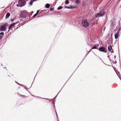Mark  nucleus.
I'll return each instance as SVG.
<instances>
[{
    "instance_id": "obj_1",
    "label": "nucleus",
    "mask_w": 121,
    "mask_h": 121,
    "mask_svg": "<svg viewBox=\"0 0 121 121\" xmlns=\"http://www.w3.org/2000/svg\"><path fill=\"white\" fill-rule=\"evenodd\" d=\"M21 12L20 17L22 18H26L28 14V12L26 10L22 11Z\"/></svg>"
},
{
    "instance_id": "obj_2",
    "label": "nucleus",
    "mask_w": 121,
    "mask_h": 121,
    "mask_svg": "<svg viewBox=\"0 0 121 121\" xmlns=\"http://www.w3.org/2000/svg\"><path fill=\"white\" fill-rule=\"evenodd\" d=\"M82 24L83 26L85 27H87L89 25V23L85 19H83L82 20Z\"/></svg>"
},
{
    "instance_id": "obj_3",
    "label": "nucleus",
    "mask_w": 121,
    "mask_h": 121,
    "mask_svg": "<svg viewBox=\"0 0 121 121\" xmlns=\"http://www.w3.org/2000/svg\"><path fill=\"white\" fill-rule=\"evenodd\" d=\"M18 3L21 5V7L24 6L26 4V3L25 0H18Z\"/></svg>"
},
{
    "instance_id": "obj_4",
    "label": "nucleus",
    "mask_w": 121,
    "mask_h": 121,
    "mask_svg": "<svg viewBox=\"0 0 121 121\" xmlns=\"http://www.w3.org/2000/svg\"><path fill=\"white\" fill-rule=\"evenodd\" d=\"M100 51L104 52H107V49L104 47L100 46L99 48V49H97Z\"/></svg>"
},
{
    "instance_id": "obj_5",
    "label": "nucleus",
    "mask_w": 121,
    "mask_h": 121,
    "mask_svg": "<svg viewBox=\"0 0 121 121\" xmlns=\"http://www.w3.org/2000/svg\"><path fill=\"white\" fill-rule=\"evenodd\" d=\"M6 27L4 25L0 26V31H4L6 30Z\"/></svg>"
},
{
    "instance_id": "obj_6",
    "label": "nucleus",
    "mask_w": 121,
    "mask_h": 121,
    "mask_svg": "<svg viewBox=\"0 0 121 121\" xmlns=\"http://www.w3.org/2000/svg\"><path fill=\"white\" fill-rule=\"evenodd\" d=\"M105 13L104 12H101L97 14L96 15V16L97 17H99L104 15L105 14Z\"/></svg>"
},
{
    "instance_id": "obj_7",
    "label": "nucleus",
    "mask_w": 121,
    "mask_h": 121,
    "mask_svg": "<svg viewBox=\"0 0 121 121\" xmlns=\"http://www.w3.org/2000/svg\"><path fill=\"white\" fill-rule=\"evenodd\" d=\"M17 22H16L15 23H13L12 24H11L10 25L9 27V31L8 32H8L12 28H13V27L16 24Z\"/></svg>"
},
{
    "instance_id": "obj_8",
    "label": "nucleus",
    "mask_w": 121,
    "mask_h": 121,
    "mask_svg": "<svg viewBox=\"0 0 121 121\" xmlns=\"http://www.w3.org/2000/svg\"><path fill=\"white\" fill-rule=\"evenodd\" d=\"M10 15V13H7L6 15V18H8Z\"/></svg>"
},
{
    "instance_id": "obj_9",
    "label": "nucleus",
    "mask_w": 121,
    "mask_h": 121,
    "mask_svg": "<svg viewBox=\"0 0 121 121\" xmlns=\"http://www.w3.org/2000/svg\"><path fill=\"white\" fill-rule=\"evenodd\" d=\"M112 49V47L111 46H110L108 47V50L109 51H110Z\"/></svg>"
},
{
    "instance_id": "obj_10",
    "label": "nucleus",
    "mask_w": 121,
    "mask_h": 121,
    "mask_svg": "<svg viewBox=\"0 0 121 121\" xmlns=\"http://www.w3.org/2000/svg\"><path fill=\"white\" fill-rule=\"evenodd\" d=\"M50 6V4H47L46 5V7L47 8H49Z\"/></svg>"
},
{
    "instance_id": "obj_11",
    "label": "nucleus",
    "mask_w": 121,
    "mask_h": 121,
    "mask_svg": "<svg viewBox=\"0 0 121 121\" xmlns=\"http://www.w3.org/2000/svg\"><path fill=\"white\" fill-rule=\"evenodd\" d=\"M118 34H115V38L116 39L118 37Z\"/></svg>"
},
{
    "instance_id": "obj_12",
    "label": "nucleus",
    "mask_w": 121,
    "mask_h": 121,
    "mask_svg": "<svg viewBox=\"0 0 121 121\" xmlns=\"http://www.w3.org/2000/svg\"><path fill=\"white\" fill-rule=\"evenodd\" d=\"M69 0H66V1L65 2V4H68L69 3V1H68Z\"/></svg>"
},
{
    "instance_id": "obj_13",
    "label": "nucleus",
    "mask_w": 121,
    "mask_h": 121,
    "mask_svg": "<svg viewBox=\"0 0 121 121\" xmlns=\"http://www.w3.org/2000/svg\"><path fill=\"white\" fill-rule=\"evenodd\" d=\"M97 47V46H94L92 47V49H95Z\"/></svg>"
},
{
    "instance_id": "obj_14",
    "label": "nucleus",
    "mask_w": 121,
    "mask_h": 121,
    "mask_svg": "<svg viewBox=\"0 0 121 121\" xmlns=\"http://www.w3.org/2000/svg\"><path fill=\"white\" fill-rule=\"evenodd\" d=\"M33 2V1L32 0L30 2V4L31 5H32V4Z\"/></svg>"
},
{
    "instance_id": "obj_15",
    "label": "nucleus",
    "mask_w": 121,
    "mask_h": 121,
    "mask_svg": "<svg viewBox=\"0 0 121 121\" xmlns=\"http://www.w3.org/2000/svg\"><path fill=\"white\" fill-rule=\"evenodd\" d=\"M62 8V7L61 6H60L58 7L57 9L58 10L61 9Z\"/></svg>"
},
{
    "instance_id": "obj_16",
    "label": "nucleus",
    "mask_w": 121,
    "mask_h": 121,
    "mask_svg": "<svg viewBox=\"0 0 121 121\" xmlns=\"http://www.w3.org/2000/svg\"><path fill=\"white\" fill-rule=\"evenodd\" d=\"M75 3L77 4H78L79 3V0H77L75 1Z\"/></svg>"
},
{
    "instance_id": "obj_17",
    "label": "nucleus",
    "mask_w": 121,
    "mask_h": 121,
    "mask_svg": "<svg viewBox=\"0 0 121 121\" xmlns=\"http://www.w3.org/2000/svg\"><path fill=\"white\" fill-rule=\"evenodd\" d=\"M54 8H50V10L51 11H52L54 10Z\"/></svg>"
},
{
    "instance_id": "obj_18",
    "label": "nucleus",
    "mask_w": 121,
    "mask_h": 121,
    "mask_svg": "<svg viewBox=\"0 0 121 121\" xmlns=\"http://www.w3.org/2000/svg\"><path fill=\"white\" fill-rule=\"evenodd\" d=\"M21 5H20V4H19V3L17 5V6L18 7H21Z\"/></svg>"
},
{
    "instance_id": "obj_19",
    "label": "nucleus",
    "mask_w": 121,
    "mask_h": 121,
    "mask_svg": "<svg viewBox=\"0 0 121 121\" xmlns=\"http://www.w3.org/2000/svg\"><path fill=\"white\" fill-rule=\"evenodd\" d=\"M56 116H57V121H59L58 118V116H57V113L56 112Z\"/></svg>"
},
{
    "instance_id": "obj_20",
    "label": "nucleus",
    "mask_w": 121,
    "mask_h": 121,
    "mask_svg": "<svg viewBox=\"0 0 121 121\" xmlns=\"http://www.w3.org/2000/svg\"><path fill=\"white\" fill-rule=\"evenodd\" d=\"M4 34V33L3 32H1L0 33V35H3Z\"/></svg>"
},
{
    "instance_id": "obj_21",
    "label": "nucleus",
    "mask_w": 121,
    "mask_h": 121,
    "mask_svg": "<svg viewBox=\"0 0 121 121\" xmlns=\"http://www.w3.org/2000/svg\"><path fill=\"white\" fill-rule=\"evenodd\" d=\"M37 14L36 13L33 15V17H35L37 16Z\"/></svg>"
},
{
    "instance_id": "obj_22",
    "label": "nucleus",
    "mask_w": 121,
    "mask_h": 121,
    "mask_svg": "<svg viewBox=\"0 0 121 121\" xmlns=\"http://www.w3.org/2000/svg\"><path fill=\"white\" fill-rule=\"evenodd\" d=\"M119 31L117 30V33H116V34H117L118 35H119Z\"/></svg>"
},
{
    "instance_id": "obj_23",
    "label": "nucleus",
    "mask_w": 121,
    "mask_h": 121,
    "mask_svg": "<svg viewBox=\"0 0 121 121\" xmlns=\"http://www.w3.org/2000/svg\"><path fill=\"white\" fill-rule=\"evenodd\" d=\"M19 85L21 86H23V85H22V84H19L18 83H17Z\"/></svg>"
},
{
    "instance_id": "obj_24",
    "label": "nucleus",
    "mask_w": 121,
    "mask_h": 121,
    "mask_svg": "<svg viewBox=\"0 0 121 121\" xmlns=\"http://www.w3.org/2000/svg\"><path fill=\"white\" fill-rule=\"evenodd\" d=\"M39 10H37V13H36L37 14H38V13H39Z\"/></svg>"
},
{
    "instance_id": "obj_25",
    "label": "nucleus",
    "mask_w": 121,
    "mask_h": 121,
    "mask_svg": "<svg viewBox=\"0 0 121 121\" xmlns=\"http://www.w3.org/2000/svg\"><path fill=\"white\" fill-rule=\"evenodd\" d=\"M14 19H12V20H11V22H13V21H14Z\"/></svg>"
},
{
    "instance_id": "obj_26",
    "label": "nucleus",
    "mask_w": 121,
    "mask_h": 121,
    "mask_svg": "<svg viewBox=\"0 0 121 121\" xmlns=\"http://www.w3.org/2000/svg\"><path fill=\"white\" fill-rule=\"evenodd\" d=\"M121 29L120 28H119L118 30V31H120V30H121Z\"/></svg>"
},
{
    "instance_id": "obj_27",
    "label": "nucleus",
    "mask_w": 121,
    "mask_h": 121,
    "mask_svg": "<svg viewBox=\"0 0 121 121\" xmlns=\"http://www.w3.org/2000/svg\"><path fill=\"white\" fill-rule=\"evenodd\" d=\"M37 0H32L33 1V2L34 1H36Z\"/></svg>"
},
{
    "instance_id": "obj_28",
    "label": "nucleus",
    "mask_w": 121,
    "mask_h": 121,
    "mask_svg": "<svg viewBox=\"0 0 121 121\" xmlns=\"http://www.w3.org/2000/svg\"><path fill=\"white\" fill-rule=\"evenodd\" d=\"M45 99H46L47 100H48L49 99H47V98H45Z\"/></svg>"
},
{
    "instance_id": "obj_29",
    "label": "nucleus",
    "mask_w": 121,
    "mask_h": 121,
    "mask_svg": "<svg viewBox=\"0 0 121 121\" xmlns=\"http://www.w3.org/2000/svg\"><path fill=\"white\" fill-rule=\"evenodd\" d=\"M114 24V23H113V24H112L113 26L114 25L113 24Z\"/></svg>"
},
{
    "instance_id": "obj_30",
    "label": "nucleus",
    "mask_w": 121,
    "mask_h": 121,
    "mask_svg": "<svg viewBox=\"0 0 121 121\" xmlns=\"http://www.w3.org/2000/svg\"><path fill=\"white\" fill-rule=\"evenodd\" d=\"M20 95V96H22V95L21 94H20L19 95Z\"/></svg>"
},
{
    "instance_id": "obj_31",
    "label": "nucleus",
    "mask_w": 121,
    "mask_h": 121,
    "mask_svg": "<svg viewBox=\"0 0 121 121\" xmlns=\"http://www.w3.org/2000/svg\"><path fill=\"white\" fill-rule=\"evenodd\" d=\"M26 1H27L28 0H26Z\"/></svg>"
},
{
    "instance_id": "obj_32",
    "label": "nucleus",
    "mask_w": 121,
    "mask_h": 121,
    "mask_svg": "<svg viewBox=\"0 0 121 121\" xmlns=\"http://www.w3.org/2000/svg\"><path fill=\"white\" fill-rule=\"evenodd\" d=\"M26 90H27V89H27V88H26Z\"/></svg>"
},
{
    "instance_id": "obj_33",
    "label": "nucleus",
    "mask_w": 121,
    "mask_h": 121,
    "mask_svg": "<svg viewBox=\"0 0 121 121\" xmlns=\"http://www.w3.org/2000/svg\"><path fill=\"white\" fill-rule=\"evenodd\" d=\"M53 104H54V103H53Z\"/></svg>"
},
{
    "instance_id": "obj_34",
    "label": "nucleus",
    "mask_w": 121,
    "mask_h": 121,
    "mask_svg": "<svg viewBox=\"0 0 121 121\" xmlns=\"http://www.w3.org/2000/svg\"><path fill=\"white\" fill-rule=\"evenodd\" d=\"M17 28H18V27H17V28H16V29H17Z\"/></svg>"
},
{
    "instance_id": "obj_35",
    "label": "nucleus",
    "mask_w": 121,
    "mask_h": 121,
    "mask_svg": "<svg viewBox=\"0 0 121 121\" xmlns=\"http://www.w3.org/2000/svg\"><path fill=\"white\" fill-rule=\"evenodd\" d=\"M17 28H18V27H17V28H16V29H17Z\"/></svg>"
},
{
    "instance_id": "obj_36",
    "label": "nucleus",
    "mask_w": 121,
    "mask_h": 121,
    "mask_svg": "<svg viewBox=\"0 0 121 121\" xmlns=\"http://www.w3.org/2000/svg\"><path fill=\"white\" fill-rule=\"evenodd\" d=\"M17 28H18V27H17V28H16V29H17Z\"/></svg>"
},
{
    "instance_id": "obj_37",
    "label": "nucleus",
    "mask_w": 121,
    "mask_h": 121,
    "mask_svg": "<svg viewBox=\"0 0 121 121\" xmlns=\"http://www.w3.org/2000/svg\"><path fill=\"white\" fill-rule=\"evenodd\" d=\"M115 56H114V58H115Z\"/></svg>"
},
{
    "instance_id": "obj_38",
    "label": "nucleus",
    "mask_w": 121,
    "mask_h": 121,
    "mask_svg": "<svg viewBox=\"0 0 121 121\" xmlns=\"http://www.w3.org/2000/svg\"><path fill=\"white\" fill-rule=\"evenodd\" d=\"M88 53H89V52H88V53H87V54H88Z\"/></svg>"
},
{
    "instance_id": "obj_39",
    "label": "nucleus",
    "mask_w": 121,
    "mask_h": 121,
    "mask_svg": "<svg viewBox=\"0 0 121 121\" xmlns=\"http://www.w3.org/2000/svg\"><path fill=\"white\" fill-rule=\"evenodd\" d=\"M1 65H2V64H1Z\"/></svg>"
}]
</instances>
